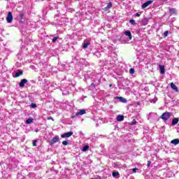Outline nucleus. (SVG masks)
Returning <instances> with one entry per match:
<instances>
[{"label":"nucleus","mask_w":179,"mask_h":179,"mask_svg":"<svg viewBox=\"0 0 179 179\" xmlns=\"http://www.w3.org/2000/svg\"><path fill=\"white\" fill-rule=\"evenodd\" d=\"M172 113L170 112H165L161 116L160 118L161 120H163V121L164 122H166V121H167L168 120L170 119V117H171Z\"/></svg>","instance_id":"obj_1"},{"label":"nucleus","mask_w":179,"mask_h":179,"mask_svg":"<svg viewBox=\"0 0 179 179\" xmlns=\"http://www.w3.org/2000/svg\"><path fill=\"white\" fill-rule=\"evenodd\" d=\"M59 136H55V137L52 138V140L49 141V145L50 146H52L55 143H57V142H59Z\"/></svg>","instance_id":"obj_2"},{"label":"nucleus","mask_w":179,"mask_h":179,"mask_svg":"<svg viewBox=\"0 0 179 179\" xmlns=\"http://www.w3.org/2000/svg\"><path fill=\"white\" fill-rule=\"evenodd\" d=\"M7 23H12V20H13V15H12L11 12H8V14L6 17Z\"/></svg>","instance_id":"obj_3"},{"label":"nucleus","mask_w":179,"mask_h":179,"mask_svg":"<svg viewBox=\"0 0 179 179\" xmlns=\"http://www.w3.org/2000/svg\"><path fill=\"white\" fill-rule=\"evenodd\" d=\"M73 135V131H69L67 133H64L61 136L62 138H71Z\"/></svg>","instance_id":"obj_4"},{"label":"nucleus","mask_w":179,"mask_h":179,"mask_svg":"<svg viewBox=\"0 0 179 179\" xmlns=\"http://www.w3.org/2000/svg\"><path fill=\"white\" fill-rule=\"evenodd\" d=\"M151 3H153L152 0H149L147 2L143 3V5L141 6L142 9H145V8H148V6H149V5H150Z\"/></svg>","instance_id":"obj_5"},{"label":"nucleus","mask_w":179,"mask_h":179,"mask_svg":"<svg viewBox=\"0 0 179 179\" xmlns=\"http://www.w3.org/2000/svg\"><path fill=\"white\" fill-rule=\"evenodd\" d=\"M26 83H27V79L24 78L21 80L20 83H19L20 87H24V85H26Z\"/></svg>","instance_id":"obj_6"},{"label":"nucleus","mask_w":179,"mask_h":179,"mask_svg":"<svg viewBox=\"0 0 179 179\" xmlns=\"http://www.w3.org/2000/svg\"><path fill=\"white\" fill-rule=\"evenodd\" d=\"M171 87L172 90H174L176 92H178V87H177V85H176L175 83H171Z\"/></svg>","instance_id":"obj_7"},{"label":"nucleus","mask_w":179,"mask_h":179,"mask_svg":"<svg viewBox=\"0 0 179 179\" xmlns=\"http://www.w3.org/2000/svg\"><path fill=\"white\" fill-rule=\"evenodd\" d=\"M83 114H86V110L82 109L78 111L76 115H83Z\"/></svg>","instance_id":"obj_8"},{"label":"nucleus","mask_w":179,"mask_h":179,"mask_svg":"<svg viewBox=\"0 0 179 179\" xmlns=\"http://www.w3.org/2000/svg\"><path fill=\"white\" fill-rule=\"evenodd\" d=\"M124 34L129 37V40H132V34H131V31H126Z\"/></svg>","instance_id":"obj_9"},{"label":"nucleus","mask_w":179,"mask_h":179,"mask_svg":"<svg viewBox=\"0 0 179 179\" xmlns=\"http://www.w3.org/2000/svg\"><path fill=\"white\" fill-rule=\"evenodd\" d=\"M116 99H117L121 103H127V99L122 97V96H117Z\"/></svg>","instance_id":"obj_10"},{"label":"nucleus","mask_w":179,"mask_h":179,"mask_svg":"<svg viewBox=\"0 0 179 179\" xmlns=\"http://www.w3.org/2000/svg\"><path fill=\"white\" fill-rule=\"evenodd\" d=\"M110 8H113V3L109 2L106 7L104 8V10L107 11L108 9H110Z\"/></svg>","instance_id":"obj_11"},{"label":"nucleus","mask_w":179,"mask_h":179,"mask_svg":"<svg viewBox=\"0 0 179 179\" xmlns=\"http://www.w3.org/2000/svg\"><path fill=\"white\" fill-rule=\"evenodd\" d=\"M159 69L161 71V73L162 75H164V73H166V69H164V66H159Z\"/></svg>","instance_id":"obj_12"},{"label":"nucleus","mask_w":179,"mask_h":179,"mask_svg":"<svg viewBox=\"0 0 179 179\" xmlns=\"http://www.w3.org/2000/svg\"><path fill=\"white\" fill-rule=\"evenodd\" d=\"M24 14L20 13V20L21 23H24Z\"/></svg>","instance_id":"obj_13"},{"label":"nucleus","mask_w":179,"mask_h":179,"mask_svg":"<svg viewBox=\"0 0 179 179\" xmlns=\"http://www.w3.org/2000/svg\"><path fill=\"white\" fill-rule=\"evenodd\" d=\"M20 75H23V71L18 70V71L17 73H15V78H19V76H20Z\"/></svg>","instance_id":"obj_14"},{"label":"nucleus","mask_w":179,"mask_h":179,"mask_svg":"<svg viewBox=\"0 0 179 179\" xmlns=\"http://www.w3.org/2000/svg\"><path fill=\"white\" fill-rule=\"evenodd\" d=\"M117 121H119L120 122H121V121H124V115H118L117 116Z\"/></svg>","instance_id":"obj_15"},{"label":"nucleus","mask_w":179,"mask_h":179,"mask_svg":"<svg viewBox=\"0 0 179 179\" xmlns=\"http://www.w3.org/2000/svg\"><path fill=\"white\" fill-rule=\"evenodd\" d=\"M171 143H172L173 145H178L179 139L178 138L173 139L171 141Z\"/></svg>","instance_id":"obj_16"},{"label":"nucleus","mask_w":179,"mask_h":179,"mask_svg":"<svg viewBox=\"0 0 179 179\" xmlns=\"http://www.w3.org/2000/svg\"><path fill=\"white\" fill-rule=\"evenodd\" d=\"M176 124H178V118L174 117L172 120V125H176Z\"/></svg>","instance_id":"obj_17"},{"label":"nucleus","mask_w":179,"mask_h":179,"mask_svg":"<svg viewBox=\"0 0 179 179\" xmlns=\"http://www.w3.org/2000/svg\"><path fill=\"white\" fill-rule=\"evenodd\" d=\"M113 177H114L115 178H118L117 177H118V176H120V173L118 171L116 172H113L112 173Z\"/></svg>","instance_id":"obj_18"},{"label":"nucleus","mask_w":179,"mask_h":179,"mask_svg":"<svg viewBox=\"0 0 179 179\" xmlns=\"http://www.w3.org/2000/svg\"><path fill=\"white\" fill-rule=\"evenodd\" d=\"M89 45H90V43H83V48L86 49Z\"/></svg>","instance_id":"obj_19"},{"label":"nucleus","mask_w":179,"mask_h":179,"mask_svg":"<svg viewBox=\"0 0 179 179\" xmlns=\"http://www.w3.org/2000/svg\"><path fill=\"white\" fill-rule=\"evenodd\" d=\"M33 121H34V119L31 118V117H29V118H28V119L27 120L26 124H31V122H33Z\"/></svg>","instance_id":"obj_20"},{"label":"nucleus","mask_w":179,"mask_h":179,"mask_svg":"<svg viewBox=\"0 0 179 179\" xmlns=\"http://www.w3.org/2000/svg\"><path fill=\"white\" fill-rule=\"evenodd\" d=\"M89 150V145H85L83 148V152H87Z\"/></svg>","instance_id":"obj_21"},{"label":"nucleus","mask_w":179,"mask_h":179,"mask_svg":"<svg viewBox=\"0 0 179 179\" xmlns=\"http://www.w3.org/2000/svg\"><path fill=\"white\" fill-rule=\"evenodd\" d=\"M169 12H170L171 15H174V13H176V9L170 8Z\"/></svg>","instance_id":"obj_22"},{"label":"nucleus","mask_w":179,"mask_h":179,"mask_svg":"<svg viewBox=\"0 0 179 179\" xmlns=\"http://www.w3.org/2000/svg\"><path fill=\"white\" fill-rule=\"evenodd\" d=\"M129 73H131V75H134V73H135V69L134 68L130 69Z\"/></svg>","instance_id":"obj_23"},{"label":"nucleus","mask_w":179,"mask_h":179,"mask_svg":"<svg viewBox=\"0 0 179 179\" xmlns=\"http://www.w3.org/2000/svg\"><path fill=\"white\" fill-rule=\"evenodd\" d=\"M58 38H59V36H55L52 38V43H57V40H58Z\"/></svg>","instance_id":"obj_24"},{"label":"nucleus","mask_w":179,"mask_h":179,"mask_svg":"<svg viewBox=\"0 0 179 179\" xmlns=\"http://www.w3.org/2000/svg\"><path fill=\"white\" fill-rule=\"evenodd\" d=\"M129 23H131V24H133V25L136 24V22H135L134 20H130Z\"/></svg>","instance_id":"obj_25"},{"label":"nucleus","mask_w":179,"mask_h":179,"mask_svg":"<svg viewBox=\"0 0 179 179\" xmlns=\"http://www.w3.org/2000/svg\"><path fill=\"white\" fill-rule=\"evenodd\" d=\"M168 36H169V31H164V37H168Z\"/></svg>","instance_id":"obj_26"},{"label":"nucleus","mask_w":179,"mask_h":179,"mask_svg":"<svg viewBox=\"0 0 179 179\" xmlns=\"http://www.w3.org/2000/svg\"><path fill=\"white\" fill-rule=\"evenodd\" d=\"M31 108H36L37 107V105L36 103H31Z\"/></svg>","instance_id":"obj_27"},{"label":"nucleus","mask_w":179,"mask_h":179,"mask_svg":"<svg viewBox=\"0 0 179 179\" xmlns=\"http://www.w3.org/2000/svg\"><path fill=\"white\" fill-rule=\"evenodd\" d=\"M62 145H64V146H66L67 145H69V143H68V141H64L62 142Z\"/></svg>","instance_id":"obj_28"},{"label":"nucleus","mask_w":179,"mask_h":179,"mask_svg":"<svg viewBox=\"0 0 179 179\" xmlns=\"http://www.w3.org/2000/svg\"><path fill=\"white\" fill-rule=\"evenodd\" d=\"M33 146H37V141L34 140L32 143Z\"/></svg>","instance_id":"obj_29"},{"label":"nucleus","mask_w":179,"mask_h":179,"mask_svg":"<svg viewBox=\"0 0 179 179\" xmlns=\"http://www.w3.org/2000/svg\"><path fill=\"white\" fill-rule=\"evenodd\" d=\"M150 164H152V162L148 161L147 166H148V167H150Z\"/></svg>","instance_id":"obj_30"},{"label":"nucleus","mask_w":179,"mask_h":179,"mask_svg":"<svg viewBox=\"0 0 179 179\" xmlns=\"http://www.w3.org/2000/svg\"><path fill=\"white\" fill-rule=\"evenodd\" d=\"M130 124H131V125H136V121L134 120L133 122H131L130 123Z\"/></svg>","instance_id":"obj_31"},{"label":"nucleus","mask_w":179,"mask_h":179,"mask_svg":"<svg viewBox=\"0 0 179 179\" xmlns=\"http://www.w3.org/2000/svg\"><path fill=\"white\" fill-rule=\"evenodd\" d=\"M136 16L137 17H139V16H141V13H136Z\"/></svg>","instance_id":"obj_32"},{"label":"nucleus","mask_w":179,"mask_h":179,"mask_svg":"<svg viewBox=\"0 0 179 179\" xmlns=\"http://www.w3.org/2000/svg\"><path fill=\"white\" fill-rule=\"evenodd\" d=\"M138 170V169H132V171H133V173H136V171Z\"/></svg>","instance_id":"obj_33"},{"label":"nucleus","mask_w":179,"mask_h":179,"mask_svg":"<svg viewBox=\"0 0 179 179\" xmlns=\"http://www.w3.org/2000/svg\"><path fill=\"white\" fill-rule=\"evenodd\" d=\"M48 120H52V121H54V119H52V117H49L48 118Z\"/></svg>","instance_id":"obj_34"},{"label":"nucleus","mask_w":179,"mask_h":179,"mask_svg":"<svg viewBox=\"0 0 179 179\" xmlns=\"http://www.w3.org/2000/svg\"><path fill=\"white\" fill-rule=\"evenodd\" d=\"M91 86H93L94 87V83H92Z\"/></svg>","instance_id":"obj_35"},{"label":"nucleus","mask_w":179,"mask_h":179,"mask_svg":"<svg viewBox=\"0 0 179 179\" xmlns=\"http://www.w3.org/2000/svg\"><path fill=\"white\" fill-rule=\"evenodd\" d=\"M35 132H38V129H36L35 130Z\"/></svg>","instance_id":"obj_36"}]
</instances>
